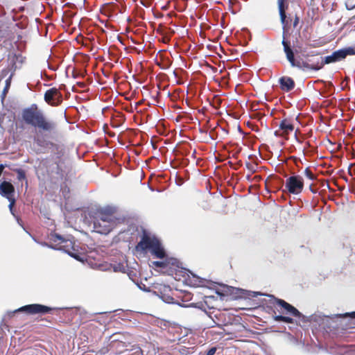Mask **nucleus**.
Segmentation results:
<instances>
[{
	"instance_id": "20e7f679",
	"label": "nucleus",
	"mask_w": 355,
	"mask_h": 355,
	"mask_svg": "<svg viewBox=\"0 0 355 355\" xmlns=\"http://www.w3.org/2000/svg\"><path fill=\"white\" fill-rule=\"evenodd\" d=\"M50 240L52 242L57 243L55 245H49L51 248L63 250L71 257L78 259L79 256L71 251L72 250H74V247L73 242L71 239H66L58 234H53L50 236Z\"/></svg>"
},
{
	"instance_id": "cd10ccee",
	"label": "nucleus",
	"mask_w": 355,
	"mask_h": 355,
	"mask_svg": "<svg viewBox=\"0 0 355 355\" xmlns=\"http://www.w3.org/2000/svg\"><path fill=\"white\" fill-rule=\"evenodd\" d=\"M332 318H329V316H325L323 320L328 322L329 320H331Z\"/></svg>"
},
{
	"instance_id": "9b49d317",
	"label": "nucleus",
	"mask_w": 355,
	"mask_h": 355,
	"mask_svg": "<svg viewBox=\"0 0 355 355\" xmlns=\"http://www.w3.org/2000/svg\"><path fill=\"white\" fill-rule=\"evenodd\" d=\"M115 224L111 223V222L107 221H101V220H94V230L100 234H107L109 233Z\"/></svg>"
},
{
	"instance_id": "2f4dec72",
	"label": "nucleus",
	"mask_w": 355,
	"mask_h": 355,
	"mask_svg": "<svg viewBox=\"0 0 355 355\" xmlns=\"http://www.w3.org/2000/svg\"><path fill=\"white\" fill-rule=\"evenodd\" d=\"M310 190H311L313 193H315V191L313 190V188H312V186H311V185L310 186Z\"/></svg>"
},
{
	"instance_id": "6ab92c4d",
	"label": "nucleus",
	"mask_w": 355,
	"mask_h": 355,
	"mask_svg": "<svg viewBox=\"0 0 355 355\" xmlns=\"http://www.w3.org/2000/svg\"><path fill=\"white\" fill-rule=\"evenodd\" d=\"M18 180L21 181L26 179V173L24 170L18 168L16 170Z\"/></svg>"
},
{
	"instance_id": "6e6552de",
	"label": "nucleus",
	"mask_w": 355,
	"mask_h": 355,
	"mask_svg": "<svg viewBox=\"0 0 355 355\" xmlns=\"http://www.w3.org/2000/svg\"><path fill=\"white\" fill-rule=\"evenodd\" d=\"M44 99L51 106H58L62 102V95L59 90L53 87L46 91Z\"/></svg>"
},
{
	"instance_id": "5701e85b",
	"label": "nucleus",
	"mask_w": 355,
	"mask_h": 355,
	"mask_svg": "<svg viewBox=\"0 0 355 355\" xmlns=\"http://www.w3.org/2000/svg\"><path fill=\"white\" fill-rule=\"evenodd\" d=\"M216 347H211L210 348L206 353L205 355H214V354L216 353Z\"/></svg>"
},
{
	"instance_id": "393cba45",
	"label": "nucleus",
	"mask_w": 355,
	"mask_h": 355,
	"mask_svg": "<svg viewBox=\"0 0 355 355\" xmlns=\"http://www.w3.org/2000/svg\"><path fill=\"white\" fill-rule=\"evenodd\" d=\"M299 17L297 16L295 17L294 21H293V27H296L299 24Z\"/></svg>"
},
{
	"instance_id": "bb28decb",
	"label": "nucleus",
	"mask_w": 355,
	"mask_h": 355,
	"mask_svg": "<svg viewBox=\"0 0 355 355\" xmlns=\"http://www.w3.org/2000/svg\"><path fill=\"white\" fill-rule=\"evenodd\" d=\"M238 1L236 0H229L230 5H234V3H237Z\"/></svg>"
},
{
	"instance_id": "1a4fd4ad",
	"label": "nucleus",
	"mask_w": 355,
	"mask_h": 355,
	"mask_svg": "<svg viewBox=\"0 0 355 355\" xmlns=\"http://www.w3.org/2000/svg\"><path fill=\"white\" fill-rule=\"evenodd\" d=\"M114 209L111 207H107L101 209L98 213L97 216L96 217V220L101 221H107L111 222V223L115 224V217L114 216Z\"/></svg>"
},
{
	"instance_id": "f3484780",
	"label": "nucleus",
	"mask_w": 355,
	"mask_h": 355,
	"mask_svg": "<svg viewBox=\"0 0 355 355\" xmlns=\"http://www.w3.org/2000/svg\"><path fill=\"white\" fill-rule=\"evenodd\" d=\"M320 59H321V60L319 61V65H321L322 68L326 64H329V63H332V62H336V57H335L334 53L331 55H327V56H326L324 58H320Z\"/></svg>"
},
{
	"instance_id": "0eeeda50",
	"label": "nucleus",
	"mask_w": 355,
	"mask_h": 355,
	"mask_svg": "<svg viewBox=\"0 0 355 355\" xmlns=\"http://www.w3.org/2000/svg\"><path fill=\"white\" fill-rule=\"evenodd\" d=\"M14 192H15V188L10 182L3 181V182L1 183L0 194L2 196L6 198L9 200V202H10L9 209L12 215H15L13 213V209H12V207L15 203V200L13 197Z\"/></svg>"
},
{
	"instance_id": "f03ea898",
	"label": "nucleus",
	"mask_w": 355,
	"mask_h": 355,
	"mask_svg": "<svg viewBox=\"0 0 355 355\" xmlns=\"http://www.w3.org/2000/svg\"><path fill=\"white\" fill-rule=\"evenodd\" d=\"M277 5L281 22L284 25L286 18V10L288 8V4L286 2V0H277ZM283 28L285 30V26H284ZM282 44L284 46V51L286 54V58L290 62L291 67H295V66H300L299 60L295 59L294 53L291 48L289 42L286 41L285 39V31H283V40L282 41Z\"/></svg>"
},
{
	"instance_id": "c756f323",
	"label": "nucleus",
	"mask_w": 355,
	"mask_h": 355,
	"mask_svg": "<svg viewBox=\"0 0 355 355\" xmlns=\"http://www.w3.org/2000/svg\"><path fill=\"white\" fill-rule=\"evenodd\" d=\"M35 141L37 142V144L41 145L40 140L39 138H35Z\"/></svg>"
},
{
	"instance_id": "9d476101",
	"label": "nucleus",
	"mask_w": 355,
	"mask_h": 355,
	"mask_svg": "<svg viewBox=\"0 0 355 355\" xmlns=\"http://www.w3.org/2000/svg\"><path fill=\"white\" fill-rule=\"evenodd\" d=\"M267 296L269 297L270 298H271L272 300L276 302V303L279 306H280L284 309H285L287 313H289V314H291L295 317H297V318H300L302 315V313L295 307H294L291 304H288L286 301L281 300V299H277L272 295H267Z\"/></svg>"
},
{
	"instance_id": "dca6fc26",
	"label": "nucleus",
	"mask_w": 355,
	"mask_h": 355,
	"mask_svg": "<svg viewBox=\"0 0 355 355\" xmlns=\"http://www.w3.org/2000/svg\"><path fill=\"white\" fill-rule=\"evenodd\" d=\"M335 318L337 319H341L343 320H355V311H352L351 313H346L345 314H339L336 315ZM352 324H355V322L353 323H351L348 324L349 326H351Z\"/></svg>"
},
{
	"instance_id": "f8f14e48",
	"label": "nucleus",
	"mask_w": 355,
	"mask_h": 355,
	"mask_svg": "<svg viewBox=\"0 0 355 355\" xmlns=\"http://www.w3.org/2000/svg\"><path fill=\"white\" fill-rule=\"evenodd\" d=\"M336 62L345 59L347 55H355V46L339 49L334 52Z\"/></svg>"
},
{
	"instance_id": "412c9836",
	"label": "nucleus",
	"mask_w": 355,
	"mask_h": 355,
	"mask_svg": "<svg viewBox=\"0 0 355 355\" xmlns=\"http://www.w3.org/2000/svg\"><path fill=\"white\" fill-rule=\"evenodd\" d=\"M153 263L155 266L159 267V268H164L166 266V263L163 261H153Z\"/></svg>"
},
{
	"instance_id": "423d86ee",
	"label": "nucleus",
	"mask_w": 355,
	"mask_h": 355,
	"mask_svg": "<svg viewBox=\"0 0 355 355\" xmlns=\"http://www.w3.org/2000/svg\"><path fill=\"white\" fill-rule=\"evenodd\" d=\"M285 187L290 193L297 195L303 190V178L300 175H292L286 180Z\"/></svg>"
},
{
	"instance_id": "c85d7f7f",
	"label": "nucleus",
	"mask_w": 355,
	"mask_h": 355,
	"mask_svg": "<svg viewBox=\"0 0 355 355\" xmlns=\"http://www.w3.org/2000/svg\"><path fill=\"white\" fill-rule=\"evenodd\" d=\"M7 90H8V85L4 88L3 89V94L5 95L6 93L7 92Z\"/></svg>"
},
{
	"instance_id": "b1692460",
	"label": "nucleus",
	"mask_w": 355,
	"mask_h": 355,
	"mask_svg": "<svg viewBox=\"0 0 355 355\" xmlns=\"http://www.w3.org/2000/svg\"><path fill=\"white\" fill-rule=\"evenodd\" d=\"M284 315H276L274 319L277 322H282Z\"/></svg>"
},
{
	"instance_id": "a211bd4d",
	"label": "nucleus",
	"mask_w": 355,
	"mask_h": 355,
	"mask_svg": "<svg viewBox=\"0 0 355 355\" xmlns=\"http://www.w3.org/2000/svg\"><path fill=\"white\" fill-rule=\"evenodd\" d=\"M189 306H192V307H196V308H198L202 311H203L205 315H207L208 317H210L209 315H208V313L205 311V305L202 302H198V303H191L189 304Z\"/></svg>"
},
{
	"instance_id": "a878e982",
	"label": "nucleus",
	"mask_w": 355,
	"mask_h": 355,
	"mask_svg": "<svg viewBox=\"0 0 355 355\" xmlns=\"http://www.w3.org/2000/svg\"><path fill=\"white\" fill-rule=\"evenodd\" d=\"M275 135L277 136V137H284V136H286L285 135H283V132H279V130H276L275 132Z\"/></svg>"
},
{
	"instance_id": "2eb2a0df",
	"label": "nucleus",
	"mask_w": 355,
	"mask_h": 355,
	"mask_svg": "<svg viewBox=\"0 0 355 355\" xmlns=\"http://www.w3.org/2000/svg\"><path fill=\"white\" fill-rule=\"evenodd\" d=\"M279 129L286 136L293 130L294 126L288 119H284L279 123Z\"/></svg>"
},
{
	"instance_id": "7c9ffc66",
	"label": "nucleus",
	"mask_w": 355,
	"mask_h": 355,
	"mask_svg": "<svg viewBox=\"0 0 355 355\" xmlns=\"http://www.w3.org/2000/svg\"><path fill=\"white\" fill-rule=\"evenodd\" d=\"M261 295V293H259L253 292V295H252V296H253V297H255V296H257V295Z\"/></svg>"
},
{
	"instance_id": "aec40b11",
	"label": "nucleus",
	"mask_w": 355,
	"mask_h": 355,
	"mask_svg": "<svg viewBox=\"0 0 355 355\" xmlns=\"http://www.w3.org/2000/svg\"><path fill=\"white\" fill-rule=\"evenodd\" d=\"M304 174L311 180H313L315 179V176L312 173V172L309 168H306L305 169Z\"/></svg>"
},
{
	"instance_id": "7ed1b4c3",
	"label": "nucleus",
	"mask_w": 355,
	"mask_h": 355,
	"mask_svg": "<svg viewBox=\"0 0 355 355\" xmlns=\"http://www.w3.org/2000/svg\"><path fill=\"white\" fill-rule=\"evenodd\" d=\"M136 249L137 251L142 252L149 250L153 255L159 259H163L166 255L160 241L157 239L151 238L146 234L142 236L141 241L137 245Z\"/></svg>"
},
{
	"instance_id": "4be33fe9",
	"label": "nucleus",
	"mask_w": 355,
	"mask_h": 355,
	"mask_svg": "<svg viewBox=\"0 0 355 355\" xmlns=\"http://www.w3.org/2000/svg\"><path fill=\"white\" fill-rule=\"evenodd\" d=\"M282 322H286V323H293V319L290 317L284 316Z\"/></svg>"
},
{
	"instance_id": "ddd939ff",
	"label": "nucleus",
	"mask_w": 355,
	"mask_h": 355,
	"mask_svg": "<svg viewBox=\"0 0 355 355\" xmlns=\"http://www.w3.org/2000/svg\"><path fill=\"white\" fill-rule=\"evenodd\" d=\"M279 83L281 89L286 92L292 90L295 87L294 80L291 78L287 76L280 78L279 79Z\"/></svg>"
},
{
	"instance_id": "39448f33",
	"label": "nucleus",
	"mask_w": 355,
	"mask_h": 355,
	"mask_svg": "<svg viewBox=\"0 0 355 355\" xmlns=\"http://www.w3.org/2000/svg\"><path fill=\"white\" fill-rule=\"evenodd\" d=\"M51 310V308L39 304H32L21 306L13 311L8 313V315L12 317L15 313L17 312H26L28 314H37L42 313L44 314L49 313Z\"/></svg>"
},
{
	"instance_id": "f257e3e1",
	"label": "nucleus",
	"mask_w": 355,
	"mask_h": 355,
	"mask_svg": "<svg viewBox=\"0 0 355 355\" xmlns=\"http://www.w3.org/2000/svg\"><path fill=\"white\" fill-rule=\"evenodd\" d=\"M21 117L26 124L37 129L39 132L54 134L57 132V123L48 119L36 104L24 108L21 112Z\"/></svg>"
},
{
	"instance_id": "4468645a",
	"label": "nucleus",
	"mask_w": 355,
	"mask_h": 355,
	"mask_svg": "<svg viewBox=\"0 0 355 355\" xmlns=\"http://www.w3.org/2000/svg\"><path fill=\"white\" fill-rule=\"evenodd\" d=\"M299 65L300 66H295V67L298 68L299 69L303 70V71H306L308 69L318 71L320 69H322V66L319 65V61H318L315 63L309 64L307 62H304L303 60H299Z\"/></svg>"
}]
</instances>
